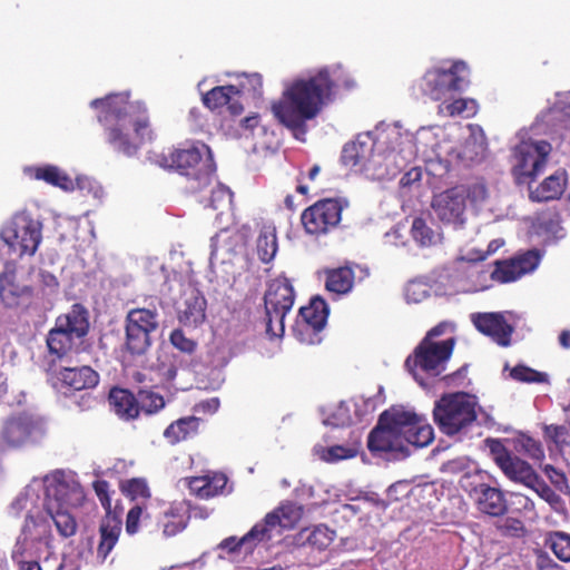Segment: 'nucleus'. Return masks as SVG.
Returning <instances> with one entry per match:
<instances>
[{"label": "nucleus", "mask_w": 570, "mask_h": 570, "mask_svg": "<svg viewBox=\"0 0 570 570\" xmlns=\"http://www.w3.org/2000/svg\"><path fill=\"white\" fill-rule=\"evenodd\" d=\"M351 89L354 80L344 76L341 66L323 67L308 77H299L285 86L281 98L272 102L271 111L279 125L295 139L305 141L307 121L316 118L334 101L340 87Z\"/></svg>", "instance_id": "f257e3e1"}, {"label": "nucleus", "mask_w": 570, "mask_h": 570, "mask_svg": "<svg viewBox=\"0 0 570 570\" xmlns=\"http://www.w3.org/2000/svg\"><path fill=\"white\" fill-rule=\"evenodd\" d=\"M90 107L100 110L98 121L105 128L107 142L116 153L132 157L145 141L151 139L147 109L140 102L130 101L129 94H110L94 99Z\"/></svg>", "instance_id": "f03ea898"}, {"label": "nucleus", "mask_w": 570, "mask_h": 570, "mask_svg": "<svg viewBox=\"0 0 570 570\" xmlns=\"http://www.w3.org/2000/svg\"><path fill=\"white\" fill-rule=\"evenodd\" d=\"M88 311L79 303L71 306L70 311L56 318L55 326L47 335L49 354L61 361L72 351L76 340L79 341L88 334Z\"/></svg>", "instance_id": "7ed1b4c3"}, {"label": "nucleus", "mask_w": 570, "mask_h": 570, "mask_svg": "<svg viewBox=\"0 0 570 570\" xmlns=\"http://www.w3.org/2000/svg\"><path fill=\"white\" fill-rule=\"evenodd\" d=\"M468 66L463 61H454L448 68L433 67L415 82L414 89L420 95L443 102L451 100L466 85Z\"/></svg>", "instance_id": "20e7f679"}, {"label": "nucleus", "mask_w": 570, "mask_h": 570, "mask_svg": "<svg viewBox=\"0 0 570 570\" xmlns=\"http://www.w3.org/2000/svg\"><path fill=\"white\" fill-rule=\"evenodd\" d=\"M474 397L464 392L444 394L435 402L433 419L440 431L449 436L469 428L476 420Z\"/></svg>", "instance_id": "39448f33"}, {"label": "nucleus", "mask_w": 570, "mask_h": 570, "mask_svg": "<svg viewBox=\"0 0 570 570\" xmlns=\"http://www.w3.org/2000/svg\"><path fill=\"white\" fill-rule=\"evenodd\" d=\"M204 153L209 154V149L205 144L184 142L178 147H173L164 150L157 156V163L168 169H175L181 175L189 176L194 174V180L197 185H191L193 191H199L204 187L213 183V175L210 173L196 171L197 166L200 164Z\"/></svg>", "instance_id": "423d86ee"}, {"label": "nucleus", "mask_w": 570, "mask_h": 570, "mask_svg": "<svg viewBox=\"0 0 570 570\" xmlns=\"http://www.w3.org/2000/svg\"><path fill=\"white\" fill-rule=\"evenodd\" d=\"M51 530L48 533L35 531V528L20 527L14 543L10 551V559L18 570H43L40 564V556L38 544L45 543L49 549L42 559L43 566L47 568L51 560L57 561V556L51 551Z\"/></svg>", "instance_id": "0eeeda50"}, {"label": "nucleus", "mask_w": 570, "mask_h": 570, "mask_svg": "<svg viewBox=\"0 0 570 570\" xmlns=\"http://www.w3.org/2000/svg\"><path fill=\"white\" fill-rule=\"evenodd\" d=\"M46 507L42 482L33 480L12 500L8 512L13 518H24L21 527L35 528V531L43 534L50 531Z\"/></svg>", "instance_id": "6e6552de"}, {"label": "nucleus", "mask_w": 570, "mask_h": 570, "mask_svg": "<svg viewBox=\"0 0 570 570\" xmlns=\"http://www.w3.org/2000/svg\"><path fill=\"white\" fill-rule=\"evenodd\" d=\"M295 291L287 277H277L268 284L264 295L265 331L271 337L281 336L284 332V318L292 309Z\"/></svg>", "instance_id": "1a4fd4ad"}, {"label": "nucleus", "mask_w": 570, "mask_h": 570, "mask_svg": "<svg viewBox=\"0 0 570 570\" xmlns=\"http://www.w3.org/2000/svg\"><path fill=\"white\" fill-rule=\"evenodd\" d=\"M455 338L449 337L440 342L422 340L413 353L405 360V367L416 377V370L431 376H439L453 353Z\"/></svg>", "instance_id": "9d476101"}, {"label": "nucleus", "mask_w": 570, "mask_h": 570, "mask_svg": "<svg viewBox=\"0 0 570 570\" xmlns=\"http://www.w3.org/2000/svg\"><path fill=\"white\" fill-rule=\"evenodd\" d=\"M42 225L27 213H19L2 228L1 238L18 256H32L42 239Z\"/></svg>", "instance_id": "9b49d317"}, {"label": "nucleus", "mask_w": 570, "mask_h": 570, "mask_svg": "<svg viewBox=\"0 0 570 570\" xmlns=\"http://www.w3.org/2000/svg\"><path fill=\"white\" fill-rule=\"evenodd\" d=\"M48 434L47 420L38 414L21 412L9 416L2 425L1 438L10 446L37 444Z\"/></svg>", "instance_id": "f8f14e48"}, {"label": "nucleus", "mask_w": 570, "mask_h": 570, "mask_svg": "<svg viewBox=\"0 0 570 570\" xmlns=\"http://www.w3.org/2000/svg\"><path fill=\"white\" fill-rule=\"evenodd\" d=\"M346 198H324L305 208L301 222L305 232L313 236H323L338 227L342 213L348 207Z\"/></svg>", "instance_id": "ddd939ff"}, {"label": "nucleus", "mask_w": 570, "mask_h": 570, "mask_svg": "<svg viewBox=\"0 0 570 570\" xmlns=\"http://www.w3.org/2000/svg\"><path fill=\"white\" fill-rule=\"evenodd\" d=\"M551 145L548 141H521L513 153V176L518 184L533 180L544 169Z\"/></svg>", "instance_id": "4468645a"}, {"label": "nucleus", "mask_w": 570, "mask_h": 570, "mask_svg": "<svg viewBox=\"0 0 570 570\" xmlns=\"http://www.w3.org/2000/svg\"><path fill=\"white\" fill-rule=\"evenodd\" d=\"M41 482L47 504L69 509L80 507L85 500L83 490L71 473L58 470Z\"/></svg>", "instance_id": "2eb2a0df"}, {"label": "nucleus", "mask_w": 570, "mask_h": 570, "mask_svg": "<svg viewBox=\"0 0 570 570\" xmlns=\"http://www.w3.org/2000/svg\"><path fill=\"white\" fill-rule=\"evenodd\" d=\"M328 317V307L321 297L311 299L307 306L299 308L298 317L293 326L295 337L306 344L321 342L320 332L324 328Z\"/></svg>", "instance_id": "dca6fc26"}, {"label": "nucleus", "mask_w": 570, "mask_h": 570, "mask_svg": "<svg viewBox=\"0 0 570 570\" xmlns=\"http://www.w3.org/2000/svg\"><path fill=\"white\" fill-rule=\"evenodd\" d=\"M303 509L293 502H285L268 512L255 523L265 544L282 537L285 530L293 529L302 519Z\"/></svg>", "instance_id": "f3484780"}, {"label": "nucleus", "mask_w": 570, "mask_h": 570, "mask_svg": "<svg viewBox=\"0 0 570 570\" xmlns=\"http://www.w3.org/2000/svg\"><path fill=\"white\" fill-rule=\"evenodd\" d=\"M469 193L464 186L449 188L433 197L432 208L443 223L462 226Z\"/></svg>", "instance_id": "a211bd4d"}, {"label": "nucleus", "mask_w": 570, "mask_h": 570, "mask_svg": "<svg viewBox=\"0 0 570 570\" xmlns=\"http://www.w3.org/2000/svg\"><path fill=\"white\" fill-rule=\"evenodd\" d=\"M519 455L541 461L544 459V451L539 441L525 434L501 440V463H527Z\"/></svg>", "instance_id": "6ab92c4d"}, {"label": "nucleus", "mask_w": 570, "mask_h": 570, "mask_svg": "<svg viewBox=\"0 0 570 570\" xmlns=\"http://www.w3.org/2000/svg\"><path fill=\"white\" fill-rule=\"evenodd\" d=\"M367 448L373 454H401V456H394V459H404L407 455V452L404 451L401 438L394 431L390 430L386 424H382L380 421L368 434Z\"/></svg>", "instance_id": "aec40b11"}, {"label": "nucleus", "mask_w": 570, "mask_h": 570, "mask_svg": "<svg viewBox=\"0 0 570 570\" xmlns=\"http://www.w3.org/2000/svg\"><path fill=\"white\" fill-rule=\"evenodd\" d=\"M261 544L265 543L263 538H261L256 524H254L250 530L240 538L232 535L222 540L217 544L216 550L220 551L219 557L227 556L235 559L239 554H253L255 549Z\"/></svg>", "instance_id": "412c9836"}, {"label": "nucleus", "mask_w": 570, "mask_h": 570, "mask_svg": "<svg viewBox=\"0 0 570 570\" xmlns=\"http://www.w3.org/2000/svg\"><path fill=\"white\" fill-rule=\"evenodd\" d=\"M540 263V254L535 249L501 261V283L514 282L533 272Z\"/></svg>", "instance_id": "4be33fe9"}, {"label": "nucleus", "mask_w": 570, "mask_h": 570, "mask_svg": "<svg viewBox=\"0 0 570 570\" xmlns=\"http://www.w3.org/2000/svg\"><path fill=\"white\" fill-rule=\"evenodd\" d=\"M122 521L117 512L106 513L99 524V543L97 557L105 561L117 544L121 533Z\"/></svg>", "instance_id": "5701e85b"}, {"label": "nucleus", "mask_w": 570, "mask_h": 570, "mask_svg": "<svg viewBox=\"0 0 570 570\" xmlns=\"http://www.w3.org/2000/svg\"><path fill=\"white\" fill-rule=\"evenodd\" d=\"M354 268L360 269L364 273V276L368 275L366 268H362L357 264H351L345 266H340L336 268H331L325 271V288L337 295L348 294L354 286L355 281V271Z\"/></svg>", "instance_id": "b1692460"}, {"label": "nucleus", "mask_w": 570, "mask_h": 570, "mask_svg": "<svg viewBox=\"0 0 570 570\" xmlns=\"http://www.w3.org/2000/svg\"><path fill=\"white\" fill-rule=\"evenodd\" d=\"M568 186V173L558 169L544 178L534 189H530L529 198L532 202H550L559 199Z\"/></svg>", "instance_id": "393cba45"}, {"label": "nucleus", "mask_w": 570, "mask_h": 570, "mask_svg": "<svg viewBox=\"0 0 570 570\" xmlns=\"http://www.w3.org/2000/svg\"><path fill=\"white\" fill-rule=\"evenodd\" d=\"M345 497L347 500L352 501V503L341 505L340 512H342L345 518L355 517L357 514L370 515L372 513L379 515L381 511L387 508V503L379 499L374 493L361 495L348 492Z\"/></svg>", "instance_id": "a878e982"}, {"label": "nucleus", "mask_w": 570, "mask_h": 570, "mask_svg": "<svg viewBox=\"0 0 570 570\" xmlns=\"http://www.w3.org/2000/svg\"><path fill=\"white\" fill-rule=\"evenodd\" d=\"M57 377L63 386L73 391L94 389L99 383V374L90 366L62 367Z\"/></svg>", "instance_id": "bb28decb"}, {"label": "nucleus", "mask_w": 570, "mask_h": 570, "mask_svg": "<svg viewBox=\"0 0 570 570\" xmlns=\"http://www.w3.org/2000/svg\"><path fill=\"white\" fill-rule=\"evenodd\" d=\"M203 104L210 110L227 106L229 112L234 116L240 115L244 110L240 100L236 99L234 85L212 88L203 95Z\"/></svg>", "instance_id": "cd10ccee"}, {"label": "nucleus", "mask_w": 570, "mask_h": 570, "mask_svg": "<svg viewBox=\"0 0 570 570\" xmlns=\"http://www.w3.org/2000/svg\"><path fill=\"white\" fill-rule=\"evenodd\" d=\"M108 400L114 412L124 421L135 420L140 414L137 396L127 389L112 387Z\"/></svg>", "instance_id": "c85d7f7f"}, {"label": "nucleus", "mask_w": 570, "mask_h": 570, "mask_svg": "<svg viewBox=\"0 0 570 570\" xmlns=\"http://www.w3.org/2000/svg\"><path fill=\"white\" fill-rule=\"evenodd\" d=\"M206 299L197 291H193L178 309V320L185 326H198L206 318Z\"/></svg>", "instance_id": "c756f323"}, {"label": "nucleus", "mask_w": 570, "mask_h": 570, "mask_svg": "<svg viewBox=\"0 0 570 570\" xmlns=\"http://www.w3.org/2000/svg\"><path fill=\"white\" fill-rule=\"evenodd\" d=\"M336 537L335 530L330 529L325 524H316L302 529L295 537L294 542L297 546H309L320 551L331 546Z\"/></svg>", "instance_id": "7c9ffc66"}, {"label": "nucleus", "mask_w": 570, "mask_h": 570, "mask_svg": "<svg viewBox=\"0 0 570 570\" xmlns=\"http://www.w3.org/2000/svg\"><path fill=\"white\" fill-rule=\"evenodd\" d=\"M184 485L188 487L190 492L202 499H207L217 495L227 483L224 474L202 475L186 478L183 480Z\"/></svg>", "instance_id": "2f4dec72"}, {"label": "nucleus", "mask_w": 570, "mask_h": 570, "mask_svg": "<svg viewBox=\"0 0 570 570\" xmlns=\"http://www.w3.org/2000/svg\"><path fill=\"white\" fill-rule=\"evenodd\" d=\"M27 175L36 180L59 187L62 190H72L73 183L67 173L55 165L32 166L26 169Z\"/></svg>", "instance_id": "473e14b6"}, {"label": "nucleus", "mask_w": 570, "mask_h": 570, "mask_svg": "<svg viewBox=\"0 0 570 570\" xmlns=\"http://www.w3.org/2000/svg\"><path fill=\"white\" fill-rule=\"evenodd\" d=\"M421 417L415 412L392 407L380 415V422L401 438L415 423H421Z\"/></svg>", "instance_id": "72a5a7b5"}, {"label": "nucleus", "mask_w": 570, "mask_h": 570, "mask_svg": "<svg viewBox=\"0 0 570 570\" xmlns=\"http://www.w3.org/2000/svg\"><path fill=\"white\" fill-rule=\"evenodd\" d=\"M374 151V144L367 140L356 139L355 141H351L346 144L342 150V163L345 166L364 167L366 163L371 159Z\"/></svg>", "instance_id": "f704fd0d"}, {"label": "nucleus", "mask_w": 570, "mask_h": 570, "mask_svg": "<svg viewBox=\"0 0 570 570\" xmlns=\"http://www.w3.org/2000/svg\"><path fill=\"white\" fill-rule=\"evenodd\" d=\"M200 421L199 417L194 415L180 417L166 428L164 436L170 444L185 441L198 433Z\"/></svg>", "instance_id": "c9c22d12"}, {"label": "nucleus", "mask_w": 570, "mask_h": 570, "mask_svg": "<svg viewBox=\"0 0 570 570\" xmlns=\"http://www.w3.org/2000/svg\"><path fill=\"white\" fill-rule=\"evenodd\" d=\"M46 517L55 524L58 533L62 538H70L76 534L78 523L76 518L66 508H56L52 503L46 507Z\"/></svg>", "instance_id": "e433bc0d"}, {"label": "nucleus", "mask_w": 570, "mask_h": 570, "mask_svg": "<svg viewBox=\"0 0 570 570\" xmlns=\"http://www.w3.org/2000/svg\"><path fill=\"white\" fill-rule=\"evenodd\" d=\"M278 249L276 227L273 224H263L256 238V253L262 263L274 259Z\"/></svg>", "instance_id": "4c0bfd02"}, {"label": "nucleus", "mask_w": 570, "mask_h": 570, "mask_svg": "<svg viewBox=\"0 0 570 570\" xmlns=\"http://www.w3.org/2000/svg\"><path fill=\"white\" fill-rule=\"evenodd\" d=\"M125 325L153 334L158 328V313L149 308H131L126 316Z\"/></svg>", "instance_id": "58836bf2"}, {"label": "nucleus", "mask_w": 570, "mask_h": 570, "mask_svg": "<svg viewBox=\"0 0 570 570\" xmlns=\"http://www.w3.org/2000/svg\"><path fill=\"white\" fill-rule=\"evenodd\" d=\"M476 112V102L473 99H463L454 97L451 100H444L438 106V114L446 117H472Z\"/></svg>", "instance_id": "ea45409f"}, {"label": "nucleus", "mask_w": 570, "mask_h": 570, "mask_svg": "<svg viewBox=\"0 0 570 570\" xmlns=\"http://www.w3.org/2000/svg\"><path fill=\"white\" fill-rule=\"evenodd\" d=\"M125 350L132 356L146 354L151 346V334L127 325H125Z\"/></svg>", "instance_id": "a19ab883"}, {"label": "nucleus", "mask_w": 570, "mask_h": 570, "mask_svg": "<svg viewBox=\"0 0 570 570\" xmlns=\"http://www.w3.org/2000/svg\"><path fill=\"white\" fill-rule=\"evenodd\" d=\"M234 85L236 99L246 97L258 99L263 95V79L259 73H243Z\"/></svg>", "instance_id": "79ce46f5"}, {"label": "nucleus", "mask_w": 570, "mask_h": 570, "mask_svg": "<svg viewBox=\"0 0 570 570\" xmlns=\"http://www.w3.org/2000/svg\"><path fill=\"white\" fill-rule=\"evenodd\" d=\"M360 449L361 443L356 441L347 445H333L330 448L320 446L314 450L323 461H338L355 458L360 452Z\"/></svg>", "instance_id": "37998d69"}, {"label": "nucleus", "mask_w": 570, "mask_h": 570, "mask_svg": "<svg viewBox=\"0 0 570 570\" xmlns=\"http://www.w3.org/2000/svg\"><path fill=\"white\" fill-rule=\"evenodd\" d=\"M23 289L14 283L13 272H3L0 274V299L7 307H14L19 304V298Z\"/></svg>", "instance_id": "c03bdc74"}, {"label": "nucleus", "mask_w": 570, "mask_h": 570, "mask_svg": "<svg viewBox=\"0 0 570 570\" xmlns=\"http://www.w3.org/2000/svg\"><path fill=\"white\" fill-rule=\"evenodd\" d=\"M410 233L413 240L421 247L433 246L440 239V234L421 217L413 219Z\"/></svg>", "instance_id": "a18cd8bd"}, {"label": "nucleus", "mask_w": 570, "mask_h": 570, "mask_svg": "<svg viewBox=\"0 0 570 570\" xmlns=\"http://www.w3.org/2000/svg\"><path fill=\"white\" fill-rule=\"evenodd\" d=\"M407 444L415 448H424L434 439L433 428L421 417V423H415L402 435Z\"/></svg>", "instance_id": "49530a36"}, {"label": "nucleus", "mask_w": 570, "mask_h": 570, "mask_svg": "<svg viewBox=\"0 0 570 570\" xmlns=\"http://www.w3.org/2000/svg\"><path fill=\"white\" fill-rule=\"evenodd\" d=\"M544 544L560 561L570 562V534L560 531L551 532L547 535Z\"/></svg>", "instance_id": "de8ad7c7"}, {"label": "nucleus", "mask_w": 570, "mask_h": 570, "mask_svg": "<svg viewBox=\"0 0 570 570\" xmlns=\"http://www.w3.org/2000/svg\"><path fill=\"white\" fill-rule=\"evenodd\" d=\"M471 320L479 332L499 343V313H474Z\"/></svg>", "instance_id": "09e8293b"}, {"label": "nucleus", "mask_w": 570, "mask_h": 570, "mask_svg": "<svg viewBox=\"0 0 570 570\" xmlns=\"http://www.w3.org/2000/svg\"><path fill=\"white\" fill-rule=\"evenodd\" d=\"M504 371H509V377L522 383H546L548 382V375L543 372H539L523 364H518L510 367L508 363L503 366Z\"/></svg>", "instance_id": "8fccbe9b"}, {"label": "nucleus", "mask_w": 570, "mask_h": 570, "mask_svg": "<svg viewBox=\"0 0 570 570\" xmlns=\"http://www.w3.org/2000/svg\"><path fill=\"white\" fill-rule=\"evenodd\" d=\"M137 399L140 412L148 415L160 412L166 405L165 399L161 394L147 389L138 390Z\"/></svg>", "instance_id": "3c124183"}, {"label": "nucleus", "mask_w": 570, "mask_h": 570, "mask_svg": "<svg viewBox=\"0 0 570 570\" xmlns=\"http://www.w3.org/2000/svg\"><path fill=\"white\" fill-rule=\"evenodd\" d=\"M150 520V513L145 504H135L127 513L126 518V532L134 535L140 531L141 528L147 527Z\"/></svg>", "instance_id": "603ef678"}, {"label": "nucleus", "mask_w": 570, "mask_h": 570, "mask_svg": "<svg viewBox=\"0 0 570 570\" xmlns=\"http://www.w3.org/2000/svg\"><path fill=\"white\" fill-rule=\"evenodd\" d=\"M478 507L482 513L498 517L499 515V490L494 488H485L478 499Z\"/></svg>", "instance_id": "864d4df0"}, {"label": "nucleus", "mask_w": 570, "mask_h": 570, "mask_svg": "<svg viewBox=\"0 0 570 570\" xmlns=\"http://www.w3.org/2000/svg\"><path fill=\"white\" fill-rule=\"evenodd\" d=\"M233 200V193L230 189L222 184H217L210 191L208 206L214 210L228 208Z\"/></svg>", "instance_id": "5fc2aeb1"}, {"label": "nucleus", "mask_w": 570, "mask_h": 570, "mask_svg": "<svg viewBox=\"0 0 570 570\" xmlns=\"http://www.w3.org/2000/svg\"><path fill=\"white\" fill-rule=\"evenodd\" d=\"M521 321L522 318L512 312L501 313V346L505 347L511 344V334Z\"/></svg>", "instance_id": "6e6d98bb"}, {"label": "nucleus", "mask_w": 570, "mask_h": 570, "mask_svg": "<svg viewBox=\"0 0 570 570\" xmlns=\"http://www.w3.org/2000/svg\"><path fill=\"white\" fill-rule=\"evenodd\" d=\"M531 468V465H501V470L505 475L520 480L527 485H532L537 481V476Z\"/></svg>", "instance_id": "4d7b16f0"}, {"label": "nucleus", "mask_w": 570, "mask_h": 570, "mask_svg": "<svg viewBox=\"0 0 570 570\" xmlns=\"http://www.w3.org/2000/svg\"><path fill=\"white\" fill-rule=\"evenodd\" d=\"M122 491L131 497L132 500L138 498L147 499L150 497V491L145 479H131L122 483Z\"/></svg>", "instance_id": "13d9d810"}, {"label": "nucleus", "mask_w": 570, "mask_h": 570, "mask_svg": "<svg viewBox=\"0 0 570 570\" xmlns=\"http://www.w3.org/2000/svg\"><path fill=\"white\" fill-rule=\"evenodd\" d=\"M169 341L175 348L186 354H193L197 348V342L187 337L180 328L170 333Z\"/></svg>", "instance_id": "bf43d9fd"}, {"label": "nucleus", "mask_w": 570, "mask_h": 570, "mask_svg": "<svg viewBox=\"0 0 570 570\" xmlns=\"http://www.w3.org/2000/svg\"><path fill=\"white\" fill-rule=\"evenodd\" d=\"M160 523L165 537H174L181 532L186 527L184 519L174 512H166Z\"/></svg>", "instance_id": "052dcab7"}, {"label": "nucleus", "mask_w": 570, "mask_h": 570, "mask_svg": "<svg viewBox=\"0 0 570 570\" xmlns=\"http://www.w3.org/2000/svg\"><path fill=\"white\" fill-rule=\"evenodd\" d=\"M544 435L558 449H561L564 444L569 443V430L564 425H547L544 428Z\"/></svg>", "instance_id": "680f3d73"}, {"label": "nucleus", "mask_w": 570, "mask_h": 570, "mask_svg": "<svg viewBox=\"0 0 570 570\" xmlns=\"http://www.w3.org/2000/svg\"><path fill=\"white\" fill-rule=\"evenodd\" d=\"M499 279V261H494L492 263V271L484 272L480 271L476 275V281L474 282L475 291H484L493 285V282Z\"/></svg>", "instance_id": "e2e57ef3"}, {"label": "nucleus", "mask_w": 570, "mask_h": 570, "mask_svg": "<svg viewBox=\"0 0 570 570\" xmlns=\"http://www.w3.org/2000/svg\"><path fill=\"white\" fill-rule=\"evenodd\" d=\"M92 488H94L102 508L105 509L106 513H114L115 511H112V509H111V500H110V495H109V493H110L109 483L104 480H96L92 483Z\"/></svg>", "instance_id": "0e129e2a"}, {"label": "nucleus", "mask_w": 570, "mask_h": 570, "mask_svg": "<svg viewBox=\"0 0 570 570\" xmlns=\"http://www.w3.org/2000/svg\"><path fill=\"white\" fill-rule=\"evenodd\" d=\"M535 219L539 227L547 230H553L560 224V215L557 212L538 214Z\"/></svg>", "instance_id": "69168bd1"}, {"label": "nucleus", "mask_w": 570, "mask_h": 570, "mask_svg": "<svg viewBox=\"0 0 570 570\" xmlns=\"http://www.w3.org/2000/svg\"><path fill=\"white\" fill-rule=\"evenodd\" d=\"M498 248H499V243H498V240L494 239V240H491L490 244L488 245L487 252H481V250L471 252L466 256H461L460 259L471 262V263L481 262V261H484L489 254L497 252Z\"/></svg>", "instance_id": "338daca9"}, {"label": "nucleus", "mask_w": 570, "mask_h": 570, "mask_svg": "<svg viewBox=\"0 0 570 570\" xmlns=\"http://www.w3.org/2000/svg\"><path fill=\"white\" fill-rule=\"evenodd\" d=\"M524 531L523 524L520 520L517 519H505L504 523L501 524V533L511 535V537H519Z\"/></svg>", "instance_id": "774afa93"}]
</instances>
